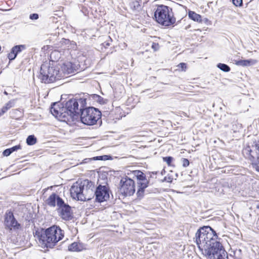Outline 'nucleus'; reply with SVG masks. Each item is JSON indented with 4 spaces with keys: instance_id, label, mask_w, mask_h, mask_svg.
I'll use <instances>...</instances> for the list:
<instances>
[{
    "instance_id": "1",
    "label": "nucleus",
    "mask_w": 259,
    "mask_h": 259,
    "mask_svg": "<svg viewBox=\"0 0 259 259\" xmlns=\"http://www.w3.org/2000/svg\"><path fill=\"white\" fill-rule=\"evenodd\" d=\"M56 55H59L58 51L52 52L50 61L44 62L41 65L39 77L41 82L50 83L77 72L78 65L70 61H66L60 67L57 66L55 64V61L53 60V56Z\"/></svg>"
},
{
    "instance_id": "2",
    "label": "nucleus",
    "mask_w": 259,
    "mask_h": 259,
    "mask_svg": "<svg viewBox=\"0 0 259 259\" xmlns=\"http://www.w3.org/2000/svg\"><path fill=\"white\" fill-rule=\"evenodd\" d=\"M196 242L202 254L208 252L218 243H221L218 239L216 232L209 226L199 228L195 234Z\"/></svg>"
},
{
    "instance_id": "3",
    "label": "nucleus",
    "mask_w": 259,
    "mask_h": 259,
    "mask_svg": "<svg viewBox=\"0 0 259 259\" xmlns=\"http://www.w3.org/2000/svg\"><path fill=\"white\" fill-rule=\"evenodd\" d=\"M64 237V231L59 226L53 225L46 229L40 240L47 248H53Z\"/></svg>"
},
{
    "instance_id": "4",
    "label": "nucleus",
    "mask_w": 259,
    "mask_h": 259,
    "mask_svg": "<svg viewBox=\"0 0 259 259\" xmlns=\"http://www.w3.org/2000/svg\"><path fill=\"white\" fill-rule=\"evenodd\" d=\"M242 152L243 156L251 162L253 168L259 172V138L254 139L251 145L247 144Z\"/></svg>"
},
{
    "instance_id": "5",
    "label": "nucleus",
    "mask_w": 259,
    "mask_h": 259,
    "mask_svg": "<svg viewBox=\"0 0 259 259\" xmlns=\"http://www.w3.org/2000/svg\"><path fill=\"white\" fill-rule=\"evenodd\" d=\"M154 17L157 23L165 26L173 25L176 21L172 9L164 5L157 7L154 13Z\"/></svg>"
},
{
    "instance_id": "6",
    "label": "nucleus",
    "mask_w": 259,
    "mask_h": 259,
    "mask_svg": "<svg viewBox=\"0 0 259 259\" xmlns=\"http://www.w3.org/2000/svg\"><path fill=\"white\" fill-rule=\"evenodd\" d=\"M101 118V112L94 107L85 108L82 110L80 120L82 123L88 125H93Z\"/></svg>"
},
{
    "instance_id": "7",
    "label": "nucleus",
    "mask_w": 259,
    "mask_h": 259,
    "mask_svg": "<svg viewBox=\"0 0 259 259\" xmlns=\"http://www.w3.org/2000/svg\"><path fill=\"white\" fill-rule=\"evenodd\" d=\"M52 114L59 120L70 123L73 120L74 115L61 104L53 103L51 108Z\"/></svg>"
},
{
    "instance_id": "8",
    "label": "nucleus",
    "mask_w": 259,
    "mask_h": 259,
    "mask_svg": "<svg viewBox=\"0 0 259 259\" xmlns=\"http://www.w3.org/2000/svg\"><path fill=\"white\" fill-rule=\"evenodd\" d=\"M119 191L124 197L133 196L136 192L135 181L127 176L122 178L119 182Z\"/></svg>"
},
{
    "instance_id": "9",
    "label": "nucleus",
    "mask_w": 259,
    "mask_h": 259,
    "mask_svg": "<svg viewBox=\"0 0 259 259\" xmlns=\"http://www.w3.org/2000/svg\"><path fill=\"white\" fill-rule=\"evenodd\" d=\"M131 172L138 180L137 196L138 198H141L144 196L145 189L149 185V181L146 179L145 174L141 170H133Z\"/></svg>"
},
{
    "instance_id": "10",
    "label": "nucleus",
    "mask_w": 259,
    "mask_h": 259,
    "mask_svg": "<svg viewBox=\"0 0 259 259\" xmlns=\"http://www.w3.org/2000/svg\"><path fill=\"white\" fill-rule=\"evenodd\" d=\"M203 254L207 257V259H225L228 257V253L222 243H218L208 252Z\"/></svg>"
},
{
    "instance_id": "11",
    "label": "nucleus",
    "mask_w": 259,
    "mask_h": 259,
    "mask_svg": "<svg viewBox=\"0 0 259 259\" xmlns=\"http://www.w3.org/2000/svg\"><path fill=\"white\" fill-rule=\"evenodd\" d=\"M4 224L5 228L11 231L21 229V225L15 219L14 213L11 210H8L4 215Z\"/></svg>"
},
{
    "instance_id": "12",
    "label": "nucleus",
    "mask_w": 259,
    "mask_h": 259,
    "mask_svg": "<svg viewBox=\"0 0 259 259\" xmlns=\"http://www.w3.org/2000/svg\"><path fill=\"white\" fill-rule=\"evenodd\" d=\"M58 212L59 217L63 220L68 221L73 218L71 207L64 202L63 204L58 207Z\"/></svg>"
},
{
    "instance_id": "13",
    "label": "nucleus",
    "mask_w": 259,
    "mask_h": 259,
    "mask_svg": "<svg viewBox=\"0 0 259 259\" xmlns=\"http://www.w3.org/2000/svg\"><path fill=\"white\" fill-rule=\"evenodd\" d=\"M94 187L92 183L89 181H87V184H83L82 191H81L80 201H85L91 200L94 196Z\"/></svg>"
},
{
    "instance_id": "14",
    "label": "nucleus",
    "mask_w": 259,
    "mask_h": 259,
    "mask_svg": "<svg viewBox=\"0 0 259 259\" xmlns=\"http://www.w3.org/2000/svg\"><path fill=\"white\" fill-rule=\"evenodd\" d=\"M94 195L97 201L104 202L109 198V189L106 186L99 185L94 192Z\"/></svg>"
},
{
    "instance_id": "15",
    "label": "nucleus",
    "mask_w": 259,
    "mask_h": 259,
    "mask_svg": "<svg viewBox=\"0 0 259 259\" xmlns=\"http://www.w3.org/2000/svg\"><path fill=\"white\" fill-rule=\"evenodd\" d=\"M82 188L83 184L82 182L77 181L73 183L70 189L71 197L75 200L80 201Z\"/></svg>"
},
{
    "instance_id": "16",
    "label": "nucleus",
    "mask_w": 259,
    "mask_h": 259,
    "mask_svg": "<svg viewBox=\"0 0 259 259\" xmlns=\"http://www.w3.org/2000/svg\"><path fill=\"white\" fill-rule=\"evenodd\" d=\"M64 200L56 193H52L48 198L45 200L46 205L55 207L56 206L58 207L64 203Z\"/></svg>"
},
{
    "instance_id": "17",
    "label": "nucleus",
    "mask_w": 259,
    "mask_h": 259,
    "mask_svg": "<svg viewBox=\"0 0 259 259\" xmlns=\"http://www.w3.org/2000/svg\"><path fill=\"white\" fill-rule=\"evenodd\" d=\"M78 103L76 99H71L68 100L65 104V107L74 116L78 111Z\"/></svg>"
},
{
    "instance_id": "18",
    "label": "nucleus",
    "mask_w": 259,
    "mask_h": 259,
    "mask_svg": "<svg viewBox=\"0 0 259 259\" xmlns=\"http://www.w3.org/2000/svg\"><path fill=\"white\" fill-rule=\"evenodd\" d=\"M130 9L136 15L143 10V3L142 0H134L130 4Z\"/></svg>"
},
{
    "instance_id": "19",
    "label": "nucleus",
    "mask_w": 259,
    "mask_h": 259,
    "mask_svg": "<svg viewBox=\"0 0 259 259\" xmlns=\"http://www.w3.org/2000/svg\"><path fill=\"white\" fill-rule=\"evenodd\" d=\"M25 49L24 45H17L14 46L11 50L10 52L8 54V59L11 61L15 59L17 54Z\"/></svg>"
},
{
    "instance_id": "20",
    "label": "nucleus",
    "mask_w": 259,
    "mask_h": 259,
    "mask_svg": "<svg viewBox=\"0 0 259 259\" xmlns=\"http://www.w3.org/2000/svg\"><path fill=\"white\" fill-rule=\"evenodd\" d=\"M84 249L83 245L79 242H73L68 246V250L70 251L79 252Z\"/></svg>"
},
{
    "instance_id": "21",
    "label": "nucleus",
    "mask_w": 259,
    "mask_h": 259,
    "mask_svg": "<svg viewBox=\"0 0 259 259\" xmlns=\"http://www.w3.org/2000/svg\"><path fill=\"white\" fill-rule=\"evenodd\" d=\"M256 61L254 60H239L235 61V64L243 67L248 66L255 64Z\"/></svg>"
},
{
    "instance_id": "22",
    "label": "nucleus",
    "mask_w": 259,
    "mask_h": 259,
    "mask_svg": "<svg viewBox=\"0 0 259 259\" xmlns=\"http://www.w3.org/2000/svg\"><path fill=\"white\" fill-rule=\"evenodd\" d=\"M113 116L116 119H120L125 116V113L120 107H116L113 111Z\"/></svg>"
},
{
    "instance_id": "23",
    "label": "nucleus",
    "mask_w": 259,
    "mask_h": 259,
    "mask_svg": "<svg viewBox=\"0 0 259 259\" xmlns=\"http://www.w3.org/2000/svg\"><path fill=\"white\" fill-rule=\"evenodd\" d=\"M188 14L189 18L191 20L199 23L202 22V20L201 16L197 14L194 11H189Z\"/></svg>"
},
{
    "instance_id": "24",
    "label": "nucleus",
    "mask_w": 259,
    "mask_h": 259,
    "mask_svg": "<svg viewBox=\"0 0 259 259\" xmlns=\"http://www.w3.org/2000/svg\"><path fill=\"white\" fill-rule=\"evenodd\" d=\"M14 103L13 101H9L0 110V117L6 113L9 109L14 107Z\"/></svg>"
},
{
    "instance_id": "25",
    "label": "nucleus",
    "mask_w": 259,
    "mask_h": 259,
    "mask_svg": "<svg viewBox=\"0 0 259 259\" xmlns=\"http://www.w3.org/2000/svg\"><path fill=\"white\" fill-rule=\"evenodd\" d=\"M162 160L164 162H166L167 166L169 167H175V164L173 163L174 158L171 156L163 157Z\"/></svg>"
},
{
    "instance_id": "26",
    "label": "nucleus",
    "mask_w": 259,
    "mask_h": 259,
    "mask_svg": "<svg viewBox=\"0 0 259 259\" xmlns=\"http://www.w3.org/2000/svg\"><path fill=\"white\" fill-rule=\"evenodd\" d=\"M177 67L178 68L176 69V71H178L179 72H185L187 69V65L185 63H180L177 65Z\"/></svg>"
},
{
    "instance_id": "27",
    "label": "nucleus",
    "mask_w": 259,
    "mask_h": 259,
    "mask_svg": "<svg viewBox=\"0 0 259 259\" xmlns=\"http://www.w3.org/2000/svg\"><path fill=\"white\" fill-rule=\"evenodd\" d=\"M36 142V138L33 135L29 136L26 139V143L28 145H34Z\"/></svg>"
},
{
    "instance_id": "28",
    "label": "nucleus",
    "mask_w": 259,
    "mask_h": 259,
    "mask_svg": "<svg viewBox=\"0 0 259 259\" xmlns=\"http://www.w3.org/2000/svg\"><path fill=\"white\" fill-rule=\"evenodd\" d=\"M218 67L222 70L225 72H229L230 71V68L229 66L225 64L219 63Z\"/></svg>"
},
{
    "instance_id": "29",
    "label": "nucleus",
    "mask_w": 259,
    "mask_h": 259,
    "mask_svg": "<svg viewBox=\"0 0 259 259\" xmlns=\"http://www.w3.org/2000/svg\"><path fill=\"white\" fill-rule=\"evenodd\" d=\"M181 162H182L183 166L184 167H188L190 164V162H189V160L185 158H182L181 159Z\"/></svg>"
},
{
    "instance_id": "30",
    "label": "nucleus",
    "mask_w": 259,
    "mask_h": 259,
    "mask_svg": "<svg viewBox=\"0 0 259 259\" xmlns=\"http://www.w3.org/2000/svg\"><path fill=\"white\" fill-rule=\"evenodd\" d=\"M232 3L236 7H240L242 6V0H232Z\"/></svg>"
},
{
    "instance_id": "31",
    "label": "nucleus",
    "mask_w": 259,
    "mask_h": 259,
    "mask_svg": "<svg viewBox=\"0 0 259 259\" xmlns=\"http://www.w3.org/2000/svg\"><path fill=\"white\" fill-rule=\"evenodd\" d=\"M21 149V146L20 144H19L18 145H16L15 146H13L11 148H10V149H11V151L12 152L15 151H17L18 150H19V149Z\"/></svg>"
},
{
    "instance_id": "32",
    "label": "nucleus",
    "mask_w": 259,
    "mask_h": 259,
    "mask_svg": "<svg viewBox=\"0 0 259 259\" xmlns=\"http://www.w3.org/2000/svg\"><path fill=\"white\" fill-rule=\"evenodd\" d=\"M152 48L154 51H157L159 48V44L157 42H153L152 45Z\"/></svg>"
},
{
    "instance_id": "33",
    "label": "nucleus",
    "mask_w": 259,
    "mask_h": 259,
    "mask_svg": "<svg viewBox=\"0 0 259 259\" xmlns=\"http://www.w3.org/2000/svg\"><path fill=\"white\" fill-rule=\"evenodd\" d=\"M12 153L10 148L5 150L3 153L5 156H8Z\"/></svg>"
},
{
    "instance_id": "34",
    "label": "nucleus",
    "mask_w": 259,
    "mask_h": 259,
    "mask_svg": "<svg viewBox=\"0 0 259 259\" xmlns=\"http://www.w3.org/2000/svg\"><path fill=\"white\" fill-rule=\"evenodd\" d=\"M29 18L31 20H36L38 18V15L37 14H32L30 15Z\"/></svg>"
},
{
    "instance_id": "35",
    "label": "nucleus",
    "mask_w": 259,
    "mask_h": 259,
    "mask_svg": "<svg viewBox=\"0 0 259 259\" xmlns=\"http://www.w3.org/2000/svg\"><path fill=\"white\" fill-rule=\"evenodd\" d=\"M103 45H104V46L106 48H107V47L109 46H110V44L108 42H104Z\"/></svg>"
},
{
    "instance_id": "36",
    "label": "nucleus",
    "mask_w": 259,
    "mask_h": 259,
    "mask_svg": "<svg viewBox=\"0 0 259 259\" xmlns=\"http://www.w3.org/2000/svg\"><path fill=\"white\" fill-rule=\"evenodd\" d=\"M157 174V172H152L151 175H150V177H152V175L153 176H156Z\"/></svg>"
},
{
    "instance_id": "37",
    "label": "nucleus",
    "mask_w": 259,
    "mask_h": 259,
    "mask_svg": "<svg viewBox=\"0 0 259 259\" xmlns=\"http://www.w3.org/2000/svg\"><path fill=\"white\" fill-rule=\"evenodd\" d=\"M184 114V115H185V116H187V117H188V115H187V114H186V113H185Z\"/></svg>"
},
{
    "instance_id": "38",
    "label": "nucleus",
    "mask_w": 259,
    "mask_h": 259,
    "mask_svg": "<svg viewBox=\"0 0 259 259\" xmlns=\"http://www.w3.org/2000/svg\"><path fill=\"white\" fill-rule=\"evenodd\" d=\"M48 189H49V188H46L44 190H45V191H46V190H47Z\"/></svg>"
}]
</instances>
